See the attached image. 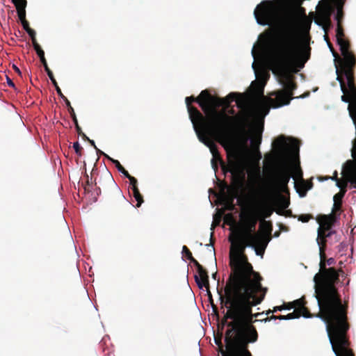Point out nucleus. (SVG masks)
Listing matches in <instances>:
<instances>
[{
	"mask_svg": "<svg viewBox=\"0 0 356 356\" xmlns=\"http://www.w3.org/2000/svg\"><path fill=\"white\" fill-rule=\"evenodd\" d=\"M312 184H307L305 180H302L300 184L295 182V188L300 197H305L308 190L311 189Z\"/></svg>",
	"mask_w": 356,
	"mask_h": 356,
	"instance_id": "obj_22",
	"label": "nucleus"
},
{
	"mask_svg": "<svg viewBox=\"0 0 356 356\" xmlns=\"http://www.w3.org/2000/svg\"><path fill=\"white\" fill-rule=\"evenodd\" d=\"M34 49L36 51V54H38V56H39L40 58V62L42 63H45L47 62L46 60V58L44 57V51L42 49L41 47L40 46V44H37V45H35L33 47Z\"/></svg>",
	"mask_w": 356,
	"mask_h": 356,
	"instance_id": "obj_33",
	"label": "nucleus"
},
{
	"mask_svg": "<svg viewBox=\"0 0 356 356\" xmlns=\"http://www.w3.org/2000/svg\"><path fill=\"white\" fill-rule=\"evenodd\" d=\"M327 45L332 53L333 56L334 57V62L336 65V73H337V80L340 83L341 90L343 92V95L341 96V100L344 102H348V96L356 92V84L354 76V70L355 66H353L350 69V80L348 79V76L345 73L343 70V62L341 59L343 57H339L337 52L334 50L332 43L328 41Z\"/></svg>",
	"mask_w": 356,
	"mask_h": 356,
	"instance_id": "obj_8",
	"label": "nucleus"
},
{
	"mask_svg": "<svg viewBox=\"0 0 356 356\" xmlns=\"http://www.w3.org/2000/svg\"><path fill=\"white\" fill-rule=\"evenodd\" d=\"M318 179L321 181H326V180L330 179V176L321 177H319Z\"/></svg>",
	"mask_w": 356,
	"mask_h": 356,
	"instance_id": "obj_60",
	"label": "nucleus"
},
{
	"mask_svg": "<svg viewBox=\"0 0 356 356\" xmlns=\"http://www.w3.org/2000/svg\"><path fill=\"white\" fill-rule=\"evenodd\" d=\"M221 303L227 309L222 323L228 329L225 332L227 350L222 356H252L248 344L258 340V332L254 319L264 314L252 313V308L264 300L268 289L261 283H226Z\"/></svg>",
	"mask_w": 356,
	"mask_h": 356,
	"instance_id": "obj_2",
	"label": "nucleus"
},
{
	"mask_svg": "<svg viewBox=\"0 0 356 356\" xmlns=\"http://www.w3.org/2000/svg\"><path fill=\"white\" fill-rule=\"evenodd\" d=\"M215 342L221 348V350H220L221 353H222V351L227 350V348L225 350L222 349V344L221 339L220 338H218V339L215 338ZM225 346H227V344H226L225 341Z\"/></svg>",
	"mask_w": 356,
	"mask_h": 356,
	"instance_id": "obj_47",
	"label": "nucleus"
},
{
	"mask_svg": "<svg viewBox=\"0 0 356 356\" xmlns=\"http://www.w3.org/2000/svg\"><path fill=\"white\" fill-rule=\"evenodd\" d=\"M233 200H234V197H232L230 201V207L229 208V209L231 211L234 210V205L233 204Z\"/></svg>",
	"mask_w": 356,
	"mask_h": 356,
	"instance_id": "obj_61",
	"label": "nucleus"
},
{
	"mask_svg": "<svg viewBox=\"0 0 356 356\" xmlns=\"http://www.w3.org/2000/svg\"><path fill=\"white\" fill-rule=\"evenodd\" d=\"M280 201L284 209L289 207V201L286 200L283 195H280Z\"/></svg>",
	"mask_w": 356,
	"mask_h": 356,
	"instance_id": "obj_44",
	"label": "nucleus"
},
{
	"mask_svg": "<svg viewBox=\"0 0 356 356\" xmlns=\"http://www.w3.org/2000/svg\"><path fill=\"white\" fill-rule=\"evenodd\" d=\"M327 239L322 236V234L321 232H318V236L316 238L318 245H327Z\"/></svg>",
	"mask_w": 356,
	"mask_h": 356,
	"instance_id": "obj_38",
	"label": "nucleus"
},
{
	"mask_svg": "<svg viewBox=\"0 0 356 356\" xmlns=\"http://www.w3.org/2000/svg\"><path fill=\"white\" fill-rule=\"evenodd\" d=\"M337 12L335 15V19L337 22V24H341V20L343 17V3H340L337 5Z\"/></svg>",
	"mask_w": 356,
	"mask_h": 356,
	"instance_id": "obj_30",
	"label": "nucleus"
},
{
	"mask_svg": "<svg viewBox=\"0 0 356 356\" xmlns=\"http://www.w3.org/2000/svg\"><path fill=\"white\" fill-rule=\"evenodd\" d=\"M213 157L211 159V165L213 170L216 171L218 170V162L220 163L221 165L222 170L224 173H226L227 172H229L232 173V179L234 180L236 179V175L238 172V164L234 161H229L228 165H226L225 162L223 161L220 152L218 153H213L212 154Z\"/></svg>",
	"mask_w": 356,
	"mask_h": 356,
	"instance_id": "obj_15",
	"label": "nucleus"
},
{
	"mask_svg": "<svg viewBox=\"0 0 356 356\" xmlns=\"http://www.w3.org/2000/svg\"><path fill=\"white\" fill-rule=\"evenodd\" d=\"M195 131L197 135L199 140L209 148L212 154H213V153H218L219 151L218 149L217 145L213 140H211L210 137L215 138L216 139H218V140L225 139V138H227L228 137V136L230 134V133L232 132V131H229V133L226 134L225 136H216V135H213L211 134L207 133L202 127H197V129H195Z\"/></svg>",
	"mask_w": 356,
	"mask_h": 356,
	"instance_id": "obj_14",
	"label": "nucleus"
},
{
	"mask_svg": "<svg viewBox=\"0 0 356 356\" xmlns=\"http://www.w3.org/2000/svg\"><path fill=\"white\" fill-rule=\"evenodd\" d=\"M273 211L269 208H265L264 209V217L268 218L271 216Z\"/></svg>",
	"mask_w": 356,
	"mask_h": 356,
	"instance_id": "obj_48",
	"label": "nucleus"
},
{
	"mask_svg": "<svg viewBox=\"0 0 356 356\" xmlns=\"http://www.w3.org/2000/svg\"><path fill=\"white\" fill-rule=\"evenodd\" d=\"M295 306V310H299V312L301 315L305 318H309L312 316L309 309L305 307L307 303L304 297L299 298L293 301Z\"/></svg>",
	"mask_w": 356,
	"mask_h": 356,
	"instance_id": "obj_20",
	"label": "nucleus"
},
{
	"mask_svg": "<svg viewBox=\"0 0 356 356\" xmlns=\"http://www.w3.org/2000/svg\"><path fill=\"white\" fill-rule=\"evenodd\" d=\"M291 177V171L287 168H283L277 171L274 180V186L279 193L289 192L288 184Z\"/></svg>",
	"mask_w": 356,
	"mask_h": 356,
	"instance_id": "obj_16",
	"label": "nucleus"
},
{
	"mask_svg": "<svg viewBox=\"0 0 356 356\" xmlns=\"http://www.w3.org/2000/svg\"><path fill=\"white\" fill-rule=\"evenodd\" d=\"M6 80H7V83L9 86H10L12 88H15V83L8 76H6Z\"/></svg>",
	"mask_w": 356,
	"mask_h": 356,
	"instance_id": "obj_54",
	"label": "nucleus"
},
{
	"mask_svg": "<svg viewBox=\"0 0 356 356\" xmlns=\"http://www.w3.org/2000/svg\"><path fill=\"white\" fill-rule=\"evenodd\" d=\"M321 233L322 234V236L327 239L328 237H330L332 234H335L336 231L334 229H330L329 231H322Z\"/></svg>",
	"mask_w": 356,
	"mask_h": 356,
	"instance_id": "obj_42",
	"label": "nucleus"
},
{
	"mask_svg": "<svg viewBox=\"0 0 356 356\" xmlns=\"http://www.w3.org/2000/svg\"><path fill=\"white\" fill-rule=\"evenodd\" d=\"M300 26L305 32L308 33L310 30L312 25V20L305 17L302 19L300 22Z\"/></svg>",
	"mask_w": 356,
	"mask_h": 356,
	"instance_id": "obj_31",
	"label": "nucleus"
},
{
	"mask_svg": "<svg viewBox=\"0 0 356 356\" xmlns=\"http://www.w3.org/2000/svg\"><path fill=\"white\" fill-rule=\"evenodd\" d=\"M261 99L256 100V107L258 111L264 115H266L270 110L268 104L264 96L263 92L261 93Z\"/></svg>",
	"mask_w": 356,
	"mask_h": 356,
	"instance_id": "obj_21",
	"label": "nucleus"
},
{
	"mask_svg": "<svg viewBox=\"0 0 356 356\" xmlns=\"http://www.w3.org/2000/svg\"><path fill=\"white\" fill-rule=\"evenodd\" d=\"M13 68L15 72H17L19 75H21V71L16 65H13Z\"/></svg>",
	"mask_w": 356,
	"mask_h": 356,
	"instance_id": "obj_56",
	"label": "nucleus"
},
{
	"mask_svg": "<svg viewBox=\"0 0 356 356\" xmlns=\"http://www.w3.org/2000/svg\"><path fill=\"white\" fill-rule=\"evenodd\" d=\"M254 15L260 25L281 28L273 43L270 56L275 66L273 72L277 76L283 89L274 92L272 95L275 98L270 101L274 108L288 105L293 99V91L297 88L291 71L304 67L310 57L311 47L309 44L300 42L296 30L298 19L296 15L288 13L281 20L280 9L274 0L262 1L254 9Z\"/></svg>",
	"mask_w": 356,
	"mask_h": 356,
	"instance_id": "obj_1",
	"label": "nucleus"
},
{
	"mask_svg": "<svg viewBox=\"0 0 356 356\" xmlns=\"http://www.w3.org/2000/svg\"><path fill=\"white\" fill-rule=\"evenodd\" d=\"M263 128L255 127L250 130V143L252 149L259 151V145L261 143V134Z\"/></svg>",
	"mask_w": 356,
	"mask_h": 356,
	"instance_id": "obj_19",
	"label": "nucleus"
},
{
	"mask_svg": "<svg viewBox=\"0 0 356 356\" xmlns=\"http://www.w3.org/2000/svg\"><path fill=\"white\" fill-rule=\"evenodd\" d=\"M194 266L196 267L197 272L198 273V276L201 280H207L209 277L207 270L203 268V266L199 263L197 262Z\"/></svg>",
	"mask_w": 356,
	"mask_h": 356,
	"instance_id": "obj_27",
	"label": "nucleus"
},
{
	"mask_svg": "<svg viewBox=\"0 0 356 356\" xmlns=\"http://www.w3.org/2000/svg\"><path fill=\"white\" fill-rule=\"evenodd\" d=\"M342 178L338 177V172L335 170L333 175L330 177V179L336 182L337 187L342 185H348L350 184L351 187L356 186V161L348 160L343 166L341 171Z\"/></svg>",
	"mask_w": 356,
	"mask_h": 356,
	"instance_id": "obj_10",
	"label": "nucleus"
},
{
	"mask_svg": "<svg viewBox=\"0 0 356 356\" xmlns=\"http://www.w3.org/2000/svg\"><path fill=\"white\" fill-rule=\"evenodd\" d=\"M277 318L279 320H286V315H280L277 316Z\"/></svg>",
	"mask_w": 356,
	"mask_h": 356,
	"instance_id": "obj_62",
	"label": "nucleus"
},
{
	"mask_svg": "<svg viewBox=\"0 0 356 356\" xmlns=\"http://www.w3.org/2000/svg\"><path fill=\"white\" fill-rule=\"evenodd\" d=\"M88 141L95 149H97V147L94 140L89 139Z\"/></svg>",
	"mask_w": 356,
	"mask_h": 356,
	"instance_id": "obj_58",
	"label": "nucleus"
},
{
	"mask_svg": "<svg viewBox=\"0 0 356 356\" xmlns=\"http://www.w3.org/2000/svg\"><path fill=\"white\" fill-rule=\"evenodd\" d=\"M73 147L74 149V151L76 152V154L81 156V154H82V147L80 145V144L79 143V142H75L73 145Z\"/></svg>",
	"mask_w": 356,
	"mask_h": 356,
	"instance_id": "obj_39",
	"label": "nucleus"
},
{
	"mask_svg": "<svg viewBox=\"0 0 356 356\" xmlns=\"http://www.w3.org/2000/svg\"><path fill=\"white\" fill-rule=\"evenodd\" d=\"M341 212H342V204L337 202V203H334L332 209V213H330L329 215H332L334 217V219L338 220Z\"/></svg>",
	"mask_w": 356,
	"mask_h": 356,
	"instance_id": "obj_28",
	"label": "nucleus"
},
{
	"mask_svg": "<svg viewBox=\"0 0 356 356\" xmlns=\"http://www.w3.org/2000/svg\"><path fill=\"white\" fill-rule=\"evenodd\" d=\"M336 38L337 44L339 46L341 54L343 56V70L350 80V69L356 66V57L350 50V42L345 38V34L341 24H337L336 30Z\"/></svg>",
	"mask_w": 356,
	"mask_h": 356,
	"instance_id": "obj_9",
	"label": "nucleus"
},
{
	"mask_svg": "<svg viewBox=\"0 0 356 356\" xmlns=\"http://www.w3.org/2000/svg\"><path fill=\"white\" fill-rule=\"evenodd\" d=\"M133 195L135 197L136 200L137 201L136 206L139 207L141 204L143 202V196L139 192V190L138 188V186H134V188H131Z\"/></svg>",
	"mask_w": 356,
	"mask_h": 356,
	"instance_id": "obj_29",
	"label": "nucleus"
},
{
	"mask_svg": "<svg viewBox=\"0 0 356 356\" xmlns=\"http://www.w3.org/2000/svg\"><path fill=\"white\" fill-rule=\"evenodd\" d=\"M110 160L112 161V163L115 165L118 170L120 172H122L124 176L127 175L129 174L128 171L124 169V168L120 164L119 161L110 159Z\"/></svg>",
	"mask_w": 356,
	"mask_h": 356,
	"instance_id": "obj_34",
	"label": "nucleus"
},
{
	"mask_svg": "<svg viewBox=\"0 0 356 356\" xmlns=\"http://www.w3.org/2000/svg\"><path fill=\"white\" fill-rule=\"evenodd\" d=\"M127 179H129V182H130V185H131V188H134V186H137V179L132 177L131 175L129 174H127V175L125 176Z\"/></svg>",
	"mask_w": 356,
	"mask_h": 356,
	"instance_id": "obj_41",
	"label": "nucleus"
},
{
	"mask_svg": "<svg viewBox=\"0 0 356 356\" xmlns=\"http://www.w3.org/2000/svg\"><path fill=\"white\" fill-rule=\"evenodd\" d=\"M268 318H269V319H270V321L271 320H276V319H278V318H277V316H275V315H272V316H270V317H268Z\"/></svg>",
	"mask_w": 356,
	"mask_h": 356,
	"instance_id": "obj_64",
	"label": "nucleus"
},
{
	"mask_svg": "<svg viewBox=\"0 0 356 356\" xmlns=\"http://www.w3.org/2000/svg\"><path fill=\"white\" fill-rule=\"evenodd\" d=\"M283 309H285V305L275 307L272 310V312H276L277 311H282Z\"/></svg>",
	"mask_w": 356,
	"mask_h": 356,
	"instance_id": "obj_50",
	"label": "nucleus"
},
{
	"mask_svg": "<svg viewBox=\"0 0 356 356\" xmlns=\"http://www.w3.org/2000/svg\"><path fill=\"white\" fill-rule=\"evenodd\" d=\"M26 33L29 35V36L31 38L33 46L34 47L35 45L38 44V43L37 42L36 38H35V35H36L35 31L31 29L27 30Z\"/></svg>",
	"mask_w": 356,
	"mask_h": 356,
	"instance_id": "obj_37",
	"label": "nucleus"
},
{
	"mask_svg": "<svg viewBox=\"0 0 356 356\" xmlns=\"http://www.w3.org/2000/svg\"><path fill=\"white\" fill-rule=\"evenodd\" d=\"M326 263L327 266H332L335 264V260L333 258H329L326 259Z\"/></svg>",
	"mask_w": 356,
	"mask_h": 356,
	"instance_id": "obj_53",
	"label": "nucleus"
},
{
	"mask_svg": "<svg viewBox=\"0 0 356 356\" xmlns=\"http://www.w3.org/2000/svg\"><path fill=\"white\" fill-rule=\"evenodd\" d=\"M194 277H195V282H196L197 286L200 289H202L204 287L206 288V290L207 291L208 296L211 299V291L209 290V277L207 278V280L206 279L205 280H201V279H200L198 275H195Z\"/></svg>",
	"mask_w": 356,
	"mask_h": 356,
	"instance_id": "obj_23",
	"label": "nucleus"
},
{
	"mask_svg": "<svg viewBox=\"0 0 356 356\" xmlns=\"http://www.w3.org/2000/svg\"><path fill=\"white\" fill-rule=\"evenodd\" d=\"M337 221L332 215H322L318 220L319 227L317 232L332 229Z\"/></svg>",
	"mask_w": 356,
	"mask_h": 356,
	"instance_id": "obj_18",
	"label": "nucleus"
},
{
	"mask_svg": "<svg viewBox=\"0 0 356 356\" xmlns=\"http://www.w3.org/2000/svg\"><path fill=\"white\" fill-rule=\"evenodd\" d=\"M74 125H75V128H76L78 135H79V136L82 135V134H83V132L82 131L81 128L79 125V123L74 124Z\"/></svg>",
	"mask_w": 356,
	"mask_h": 356,
	"instance_id": "obj_52",
	"label": "nucleus"
},
{
	"mask_svg": "<svg viewBox=\"0 0 356 356\" xmlns=\"http://www.w3.org/2000/svg\"><path fill=\"white\" fill-rule=\"evenodd\" d=\"M87 177V181L86 184L84 186V190L86 192H90V188L92 187V182H90L88 179V175H86Z\"/></svg>",
	"mask_w": 356,
	"mask_h": 356,
	"instance_id": "obj_45",
	"label": "nucleus"
},
{
	"mask_svg": "<svg viewBox=\"0 0 356 356\" xmlns=\"http://www.w3.org/2000/svg\"><path fill=\"white\" fill-rule=\"evenodd\" d=\"M182 253L185 254L186 258L190 260L191 263L193 264H195L197 262H198L192 255L191 252L190 250L186 246L184 245L182 248Z\"/></svg>",
	"mask_w": 356,
	"mask_h": 356,
	"instance_id": "obj_32",
	"label": "nucleus"
},
{
	"mask_svg": "<svg viewBox=\"0 0 356 356\" xmlns=\"http://www.w3.org/2000/svg\"><path fill=\"white\" fill-rule=\"evenodd\" d=\"M17 11L18 17L22 23L24 29L27 31L31 29L29 26V22L26 19V7L27 5L26 0H12Z\"/></svg>",
	"mask_w": 356,
	"mask_h": 356,
	"instance_id": "obj_17",
	"label": "nucleus"
},
{
	"mask_svg": "<svg viewBox=\"0 0 356 356\" xmlns=\"http://www.w3.org/2000/svg\"><path fill=\"white\" fill-rule=\"evenodd\" d=\"M284 305H285V309H291L295 308L294 303L293 302L284 303Z\"/></svg>",
	"mask_w": 356,
	"mask_h": 356,
	"instance_id": "obj_51",
	"label": "nucleus"
},
{
	"mask_svg": "<svg viewBox=\"0 0 356 356\" xmlns=\"http://www.w3.org/2000/svg\"><path fill=\"white\" fill-rule=\"evenodd\" d=\"M301 316L302 315L299 312V310L294 309V311L292 313H290V314H288L287 315H286V320H291V319L300 318Z\"/></svg>",
	"mask_w": 356,
	"mask_h": 356,
	"instance_id": "obj_36",
	"label": "nucleus"
},
{
	"mask_svg": "<svg viewBox=\"0 0 356 356\" xmlns=\"http://www.w3.org/2000/svg\"><path fill=\"white\" fill-rule=\"evenodd\" d=\"M273 145L283 156H293L299 153V142L293 138H286L281 135L274 140Z\"/></svg>",
	"mask_w": 356,
	"mask_h": 356,
	"instance_id": "obj_11",
	"label": "nucleus"
},
{
	"mask_svg": "<svg viewBox=\"0 0 356 356\" xmlns=\"http://www.w3.org/2000/svg\"><path fill=\"white\" fill-rule=\"evenodd\" d=\"M320 270L314 277L316 298L319 307L316 316L326 323V330L348 323V302L342 301L336 286L339 273L334 267L326 268V256L320 258Z\"/></svg>",
	"mask_w": 356,
	"mask_h": 356,
	"instance_id": "obj_3",
	"label": "nucleus"
},
{
	"mask_svg": "<svg viewBox=\"0 0 356 356\" xmlns=\"http://www.w3.org/2000/svg\"><path fill=\"white\" fill-rule=\"evenodd\" d=\"M213 100L212 95L207 90H202L197 97L194 96L186 97L187 110L194 129L202 127L207 131L209 102Z\"/></svg>",
	"mask_w": 356,
	"mask_h": 356,
	"instance_id": "obj_6",
	"label": "nucleus"
},
{
	"mask_svg": "<svg viewBox=\"0 0 356 356\" xmlns=\"http://www.w3.org/2000/svg\"><path fill=\"white\" fill-rule=\"evenodd\" d=\"M237 93L231 92L226 97L220 98L212 95L213 100L209 102V112L207 118V132L213 135L222 136L234 128H237L246 136V140L249 138V131L246 127L249 122V113L245 111L241 114L230 116L226 113V109L230 106Z\"/></svg>",
	"mask_w": 356,
	"mask_h": 356,
	"instance_id": "obj_4",
	"label": "nucleus"
},
{
	"mask_svg": "<svg viewBox=\"0 0 356 356\" xmlns=\"http://www.w3.org/2000/svg\"><path fill=\"white\" fill-rule=\"evenodd\" d=\"M261 227L263 229L264 232L261 234L259 233L260 235L265 236L266 237H271V232L273 230V225L271 222L264 220L261 224Z\"/></svg>",
	"mask_w": 356,
	"mask_h": 356,
	"instance_id": "obj_25",
	"label": "nucleus"
},
{
	"mask_svg": "<svg viewBox=\"0 0 356 356\" xmlns=\"http://www.w3.org/2000/svg\"><path fill=\"white\" fill-rule=\"evenodd\" d=\"M81 136L82 137V138L84 140H88L90 138L83 133L82 134V135H81Z\"/></svg>",
	"mask_w": 356,
	"mask_h": 356,
	"instance_id": "obj_63",
	"label": "nucleus"
},
{
	"mask_svg": "<svg viewBox=\"0 0 356 356\" xmlns=\"http://www.w3.org/2000/svg\"><path fill=\"white\" fill-rule=\"evenodd\" d=\"M347 186L348 185H342L341 186L339 187L340 188V191L334 195V203L337 202L342 204V199L346 193Z\"/></svg>",
	"mask_w": 356,
	"mask_h": 356,
	"instance_id": "obj_26",
	"label": "nucleus"
},
{
	"mask_svg": "<svg viewBox=\"0 0 356 356\" xmlns=\"http://www.w3.org/2000/svg\"><path fill=\"white\" fill-rule=\"evenodd\" d=\"M348 322L327 329L332 348L336 356H355L350 348V341L347 332L349 330Z\"/></svg>",
	"mask_w": 356,
	"mask_h": 356,
	"instance_id": "obj_7",
	"label": "nucleus"
},
{
	"mask_svg": "<svg viewBox=\"0 0 356 356\" xmlns=\"http://www.w3.org/2000/svg\"><path fill=\"white\" fill-rule=\"evenodd\" d=\"M55 88H56V90L58 93V95L65 101V104L67 105V102H70L67 98L63 94L60 88H59L58 85L56 84V86H54Z\"/></svg>",
	"mask_w": 356,
	"mask_h": 356,
	"instance_id": "obj_40",
	"label": "nucleus"
},
{
	"mask_svg": "<svg viewBox=\"0 0 356 356\" xmlns=\"http://www.w3.org/2000/svg\"><path fill=\"white\" fill-rule=\"evenodd\" d=\"M213 233L211 232V238H210V244L212 247H213ZM213 250L214 251V248H213Z\"/></svg>",
	"mask_w": 356,
	"mask_h": 356,
	"instance_id": "obj_59",
	"label": "nucleus"
},
{
	"mask_svg": "<svg viewBox=\"0 0 356 356\" xmlns=\"http://www.w3.org/2000/svg\"><path fill=\"white\" fill-rule=\"evenodd\" d=\"M291 175L295 179H300L301 181L303 179V172L300 168V163L298 162L297 164H295L292 166Z\"/></svg>",
	"mask_w": 356,
	"mask_h": 356,
	"instance_id": "obj_24",
	"label": "nucleus"
},
{
	"mask_svg": "<svg viewBox=\"0 0 356 356\" xmlns=\"http://www.w3.org/2000/svg\"><path fill=\"white\" fill-rule=\"evenodd\" d=\"M98 184L99 186H97V182L96 181V179H95V185L97 186V188L100 191H101V186L103 188H106L108 186H113L116 191L118 197L119 199V201L122 202V204L130 207V203L126 200L123 194L122 193L120 189L118 187V186L115 184V181L113 179V177L111 175V173L106 170L104 172H103L99 177L98 179Z\"/></svg>",
	"mask_w": 356,
	"mask_h": 356,
	"instance_id": "obj_13",
	"label": "nucleus"
},
{
	"mask_svg": "<svg viewBox=\"0 0 356 356\" xmlns=\"http://www.w3.org/2000/svg\"><path fill=\"white\" fill-rule=\"evenodd\" d=\"M47 75H48V76L49 77V79H50V80L51 81V82H52V83H53V85H54V86H56V84H58V83H57V81H56V79H55V78H54V74H53V72H50V73L49 72V73L47 74Z\"/></svg>",
	"mask_w": 356,
	"mask_h": 356,
	"instance_id": "obj_49",
	"label": "nucleus"
},
{
	"mask_svg": "<svg viewBox=\"0 0 356 356\" xmlns=\"http://www.w3.org/2000/svg\"><path fill=\"white\" fill-rule=\"evenodd\" d=\"M66 106L67 107L68 112L70 114V116L72 118V120H73L74 123V124L78 123V120H77L75 112L74 111V108L71 106L70 102H67Z\"/></svg>",
	"mask_w": 356,
	"mask_h": 356,
	"instance_id": "obj_35",
	"label": "nucleus"
},
{
	"mask_svg": "<svg viewBox=\"0 0 356 356\" xmlns=\"http://www.w3.org/2000/svg\"><path fill=\"white\" fill-rule=\"evenodd\" d=\"M311 218V216L308 214H303V215H300L299 216V220H301L302 222H308Z\"/></svg>",
	"mask_w": 356,
	"mask_h": 356,
	"instance_id": "obj_46",
	"label": "nucleus"
},
{
	"mask_svg": "<svg viewBox=\"0 0 356 356\" xmlns=\"http://www.w3.org/2000/svg\"><path fill=\"white\" fill-rule=\"evenodd\" d=\"M44 67V70L46 71L47 74H48L49 72H51V70L49 69V67H48V65H47V63L45 62V63H42Z\"/></svg>",
	"mask_w": 356,
	"mask_h": 356,
	"instance_id": "obj_55",
	"label": "nucleus"
},
{
	"mask_svg": "<svg viewBox=\"0 0 356 356\" xmlns=\"http://www.w3.org/2000/svg\"><path fill=\"white\" fill-rule=\"evenodd\" d=\"M270 240V236H263L259 239L246 241V243H234V241L229 238V241L232 243L229 262L232 272L226 283H261L262 277L259 273L254 271L244 251L246 247H252L257 255L263 257L265 249Z\"/></svg>",
	"mask_w": 356,
	"mask_h": 356,
	"instance_id": "obj_5",
	"label": "nucleus"
},
{
	"mask_svg": "<svg viewBox=\"0 0 356 356\" xmlns=\"http://www.w3.org/2000/svg\"><path fill=\"white\" fill-rule=\"evenodd\" d=\"M96 151H97V154L104 155V156H105L106 158H108L109 160H110V159H111V157H109L107 154H104L103 152H102V151H101L100 149H99L98 148H97V149H96Z\"/></svg>",
	"mask_w": 356,
	"mask_h": 356,
	"instance_id": "obj_57",
	"label": "nucleus"
},
{
	"mask_svg": "<svg viewBox=\"0 0 356 356\" xmlns=\"http://www.w3.org/2000/svg\"><path fill=\"white\" fill-rule=\"evenodd\" d=\"M257 218L253 216H249L244 221L243 232L237 233L234 243H246L255 239H259L263 236L255 232Z\"/></svg>",
	"mask_w": 356,
	"mask_h": 356,
	"instance_id": "obj_12",
	"label": "nucleus"
},
{
	"mask_svg": "<svg viewBox=\"0 0 356 356\" xmlns=\"http://www.w3.org/2000/svg\"><path fill=\"white\" fill-rule=\"evenodd\" d=\"M319 246V256L320 258H322V259L325 257V250L327 248V245H321Z\"/></svg>",
	"mask_w": 356,
	"mask_h": 356,
	"instance_id": "obj_43",
	"label": "nucleus"
}]
</instances>
